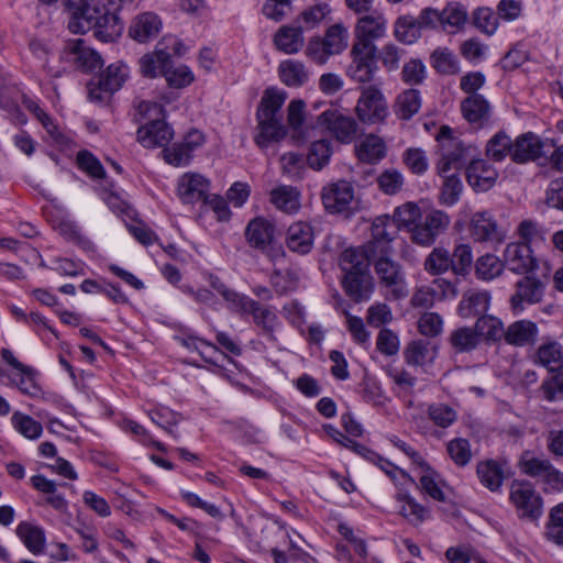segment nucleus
I'll return each instance as SVG.
<instances>
[{"mask_svg":"<svg viewBox=\"0 0 563 563\" xmlns=\"http://www.w3.org/2000/svg\"><path fill=\"white\" fill-rule=\"evenodd\" d=\"M163 43H158L155 51L145 54L140 58V70L144 77L155 78L159 75L164 76L168 65H170L172 54L164 47H159Z\"/></svg>","mask_w":563,"mask_h":563,"instance_id":"obj_28","label":"nucleus"},{"mask_svg":"<svg viewBox=\"0 0 563 563\" xmlns=\"http://www.w3.org/2000/svg\"><path fill=\"white\" fill-rule=\"evenodd\" d=\"M323 41L328 47V53L332 55L340 54L347 46V31L340 23L331 25L327 30Z\"/></svg>","mask_w":563,"mask_h":563,"instance_id":"obj_60","label":"nucleus"},{"mask_svg":"<svg viewBox=\"0 0 563 563\" xmlns=\"http://www.w3.org/2000/svg\"><path fill=\"white\" fill-rule=\"evenodd\" d=\"M279 78L288 87H301L309 79V73L299 60L287 59L278 67Z\"/></svg>","mask_w":563,"mask_h":563,"instance_id":"obj_35","label":"nucleus"},{"mask_svg":"<svg viewBox=\"0 0 563 563\" xmlns=\"http://www.w3.org/2000/svg\"><path fill=\"white\" fill-rule=\"evenodd\" d=\"M510 500L522 518L538 520L542 515V498L528 482H514Z\"/></svg>","mask_w":563,"mask_h":563,"instance_id":"obj_9","label":"nucleus"},{"mask_svg":"<svg viewBox=\"0 0 563 563\" xmlns=\"http://www.w3.org/2000/svg\"><path fill=\"white\" fill-rule=\"evenodd\" d=\"M449 342L455 353H468L479 344L475 328L461 327L451 332Z\"/></svg>","mask_w":563,"mask_h":563,"instance_id":"obj_39","label":"nucleus"},{"mask_svg":"<svg viewBox=\"0 0 563 563\" xmlns=\"http://www.w3.org/2000/svg\"><path fill=\"white\" fill-rule=\"evenodd\" d=\"M318 121L320 125L327 129L340 143L350 144L357 136V122L352 117L346 115L339 110H325L319 115Z\"/></svg>","mask_w":563,"mask_h":563,"instance_id":"obj_10","label":"nucleus"},{"mask_svg":"<svg viewBox=\"0 0 563 563\" xmlns=\"http://www.w3.org/2000/svg\"><path fill=\"white\" fill-rule=\"evenodd\" d=\"M151 420L158 427L164 429L167 433L174 438H178V433L175 431V427L181 420V416L169 408L161 407L150 412Z\"/></svg>","mask_w":563,"mask_h":563,"instance_id":"obj_54","label":"nucleus"},{"mask_svg":"<svg viewBox=\"0 0 563 563\" xmlns=\"http://www.w3.org/2000/svg\"><path fill=\"white\" fill-rule=\"evenodd\" d=\"M129 76V68L123 63H114L108 66L99 77L98 82L89 84V97L97 102L106 101L112 93L118 91Z\"/></svg>","mask_w":563,"mask_h":563,"instance_id":"obj_8","label":"nucleus"},{"mask_svg":"<svg viewBox=\"0 0 563 563\" xmlns=\"http://www.w3.org/2000/svg\"><path fill=\"white\" fill-rule=\"evenodd\" d=\"M422 104L420 91L409 88L402 90L395 99L393 111L399 120L408 121L416 115Z\"/></svg>","mask_w":563,"mask_h":563,"instance_id":"obj_31","label":"nucleus"},{"mask_svg":"<svg viewBox=\"0 0 563 563\" xmlns=\"http://www.w3.org/2000/svg\"><path fill=\"white\" fill-rule=\"evenodd\" d=\"M377 184L385 195L394 196L402 190L405 178L398 169L387 168L377 177Z\"/></svg>","mask_w":563,"mask_h":563,"instance_id":"obj_53","label":"nucleus"},{"mask_svg":"<svg viewBox=\"0 0 563 563\" xmlns=\"http://www.w3.org/2000/svg\"><path fill=\"white\" fill-rule=\"evenodd\" d=\"M544 292L541 280L532 277H523L517 283V290L511 296V305L515 309L522 310V305L540 302Z\"/></svg>","mask_w":563,"mask_h":563,"instance_id":"obj_25","label":"nucleus"},{"mask_svg":"<svg viewBox=\"0 0 563 563\" xmlns=\"http://www.w3.org/2000/svg\"><path fill=\"white\" fill-rule=\"evenodd\" d=\"M504 265L517 274H526L537 266L532 251L527 243H509L504 251Z\"/></svg>","mask_w":563,"mask_h":563,"instance_id":"obj_19","label":"nucleus"},{"mask_svg":"<svg viewBox=\"0 0 563 563\" xmlns=\"http://www.w3.org/2000/svg\"><path fill=\"white\" fill-rule=\"evenodd\" d=\"M424 269L432 275H440L452 269L450 252L444 247H434L424 261Z\"/></svg>","mask_w":563,"mask_h":563,"instance_id":"obj_51","label":"nucleus"},{"mask_svg":"<svg viewBox=\"0 0 563 563\" xmlns=\"http://www.w3.org/2000/svg\"><path fill=\"white\" fill-rule=\"evenodd\" d=\"M475 330L478 338H484L487 341H500L505 335V328L503 322L493 316H482L475 323Z\"/></svg>","mask_w":563,"mask_h":563,"instance_id":"obj_48","label":"nucleus"},{"mask_svg":"<svg viewBox=\"0 0 563 563\" xmlns=\"http://www.w3.org/2000/svg\"><path fill=\"white\" fill-rule=\"evenodd\" d=\"M387 20L379 11H372L361 16L357 21L355 33L357 41L382 38L386 34Z\"/></svg>","mask_w":563,"mask_h":563,"instance_id":"obj_23","label":"nucleus"},{"mask_svg":"<svg viewBox=\"0 0 563 563\" xmlns=\"http://www.w3.org/2000/svg\"><path fill=\"white\" fill-rule=\"evenodd\" d=\"M331 13V8L325 2L317 3L305 9L295 20V23L303 26V31L313 30Z\"/></svg>","mask_w":563,"mask_h":563,"instance_id":"obj_45","label":"nucleus"},{"mask_svg":"<svg viewBox=\"0 0 563 563\" xmlns=\"http://www.w3.org/2000/svg\"><path fill=\"white\" fill-rule=\"evenodd\" d=\"M435 357V349L429 342L413 341L405 351V360L409 365L423 366Z\"/></svg>","mask_w":563,"mask_h":563,"instance_id":"obj_46","label":"nucleus"},{"mask_svg":"<svg viewBox=\"0 0 563 563\" xmlns=\"http://www.w3.org/2000/svg\"><path fill=\"white\" fill-rule=\"evenodd\" d=\"M446 452L455 465L466 466L472 460L471 444L467 439L455 438L448 442Z\"/></svg>","mask_w":563,"mask_h":563,"instance_id":"obj_55","label":"nucleus"},{"mask_svg":"<svg viewBox=\"0 0 563 563\" xmlns=\"http://www.w3.org/2000/svg\"><path fill=\"white\" fill-rule=\"evenodd\" d=\"M358 119L364 123L383 122L388 115V106L382 90L376 86L362 89L356 104Z\"/></svg>","mask_w":563,"mask_h":563,"instance_id":"obj_6","label":"nucleus"},{"mask_svg":"<svg viewBox=\"0 0 563 563\" xmlns=\"http://www.w3.org/2000/svg\"><path fill=\"white\" fill-rule=\"evenodd\" d=\"M452 271L456 275L465 276L470 273L473 264V252L468 244H459L451 254Z\"/></svg>","mask_w":563,"mask_h":563,"instance_id":"obj_58","label":"nucleus"},{"mask_svg":"<svg viewBox=\"0 0 563 563\" xmlns=\"http://www.w3.org/2000/svg\"><path fill=\"white\" fill-rule=\"evenodd\" d=\"M490 303V296L487 291L468 290L459 303V313L462 318H474L484 314Z\"/></svg>","mask_w":563,"mask_h":563,"instance_id":"obj_30","label":"nucleus"},{"mask_svg":"<svg viewBox=\"0 0 563 563\" xmlns=\"http://www.w3.org/2000/svg\"><path fill=\"white\" fill-rule=\"evenodd\" d=\"M11 422L16 431L30 440H35L42 434V424L22 412H14L11 417Z\"/></svg>","mask_w":563,"mask_h":563,"instance_id":"obj_56","label":"nucleus"},{"mask_svg":"<svg viewBox=\"0 0 563 563\" xmlns=\"http://www.w3.org/2000/svg\"><path fill=\"white\" fill-rule=\"evenodd\" d=\"M437 141L439 144L440 161L437 164V172L440 176L452 169H461L467 166L471 159L470 150L461 139L453 135V130L448 126H441Z\"/></svg>","mask_w":563,"mask_h":563,"instance_id":"obj_3","label":"nucleus"},{"mask_svg":"<svg viewBox=\"0 0 563 563\" xmlns=\"http://www.w3.org/2000/svg\"><path fill=\"white\" fill-rule=\"evenodd\" d=\"M538 335L537 324L529 320L515 321L505 329L506 343L516 346H525L536 341Z\"/></svg>","mask_w":563,"mask_h":563,"instance_id":"obj_32","label":"nucleus"},{"mask_svg":"<svg viewBox=\"0 0 563 563\" xmlns=\"http://www.w3.org/2000/svg\"><path fill=\"white\" fill-rule=\"evenodd\" d=\"M433 68L442 75H456L460 73L457 57L448 48L435 49L431 55Z\"/></svg>","mask_w":563,"mask_h":563,"instance_id":"obj_49","label":"nucleus"},{"mask_svg":"<svg viewBox=\"0 0 563 563\" xmlns=\"http://www.w3.org/2000/svg\"><path fill=\"white\" fill-rule=\"evenodd\" d=\"M371 231V240L366 243L369 251L376 255H387L390 252V243L397 233L391 218L387 214L377 217L372 223Z\"/></svg>","mask_w":563,"mask_h":563,"instance_id":"obj_13","label":"nucleus"},{"mask_svg":"<svg viewBox=\"0 0 563 563\" xmlns=\"http://www.w3.org/2000/svg\"><path fill=\"white\" fill-rule=\"evenodd\" d=\"M505 268L504 260H499L494 254H484L475 262V274L478 279L493 280L498 277Z\"/></svg>","mask_w":563,"mask_h":563,"instance_id":"obj_44","label":"nucleus"},{"mask_svg":"<svg viewBox=\"0 0 563 563\" xmlns=\"http://www.w3.org/2000/svg\"><path fill=\"white\" fill-rule=\"evenodd\" d=\"M374 267L379 283L394 299L404 298L408 295L405 274L397 262L390 260L387 255H379L374 263Z\"/></svg>","mask_w":563,"mask_h":563,"instance_id":"obj_7","label":"nucleus"},{"mask_svg":"<svg viewBox=\"0 0 563 563\" xmlns=\"http://www.w3.org/2000/svg\"><path fill=\"white\" fill-rule=\"evenodd\" d=\"M476 473L482 485L490 492H497L505 477L503 467L494 460L479 462L476 467Z\"/></svg>","mask_w":563,"mask_h":563,"instance_id":"obj_36","label":"nucleus"},{"mask_svg":"<svg viewBox=\"0 0 563 563\" xmlns=\"http://www.w3.org/2000/svg\"><path fill=\"white\" fill-rule=\"evenodd\" d=\"M519 465L523 474L530 477H541L542 479L553 466L548 459L536 457L530 452L522 454Z\"/></svg>","mask_w":563,"mask_h":563,"instance_id":"obj_50","label":"nucleus"},{"mask_svg":"<svg viewBox=\"0 0 563 563\" xmlns=\"http://www.w3.org/2000/svg\"><path fill=\"white\" fill-rule=\"evenodd\" d=\"M468 185L477 192L489 190L498 178V172L485 159H471L465 167Z\"/></svg>","mask_w":563,"mask_h":563,"instance_id":"obj_17","label":"nucleus"},{"mask_svg":"<svg viewBox=\"0 0 563 563\" xmlns=\"http://www.w3.org/2000/svg\"><path fill=\"white\" fill-rule=\"evenodd\" d=\"M376 45L368 41H356L351 49L352 62L347 75L357 82H368L377 70Z\"/></svg>","mask_w":563,"mask_h":563,"instance_id":"obj_5","label":"nucleus"},{"mask_svg":"<svg viewBox=\"0 0 563 563\" xmlns=\"http://www.w3.org/2000/svg\"><path fill=\"white\" fill-rule=\"evenodd\" d=\"M273 42L278 51L296 54L305 46L303 26L296 23L283 25L275 33Z\"/></svg>","mask_w":563,"mask_h":563,"instance_id":"obj_21","label":"nucleus"},{"mask_svg":"<svg viewBox=\"0 0 563 563\" xmlns=\"http://www.w3.org/2000/svg\"><path fill=\"white\" fill-rule=\"evenodd\" d=\"M342 286L345 294L355 302L368 300L373 292V283L369 272L344 273Z\"/></svg>","mask_w":563,"mask_h":563,"instance_id":"obj_22","label":"nucleus"},{"mask_svg":"<svg viewBox=\"0 0 563 563\" xmlns=\"http://www.w3.org/2000/svg\"><path fill=\"white\" fill-rule=\"evenodd\" d=\"M68 52L76 65L85 71L100 69L103 60L98 52L88 47L84 40H75L68 44Z\"/></svg>","mask_w":563,"mask_h":563,"instance_id":"obj_29","label":"nucleus"},{"mask_svg":"<svg viewBox=\"0 0 563 563\" xmlns=\"http://www.w3.org/2000/svg\"><path fill=\"white\" fill-rule=\"evenodd\" d=\"M332 154L331 142L322 139L311 144L307 161L311 168L320 170L330 161Z\"/></svg>","mask_w":563,"mask_h":563,"instance_id":"obj_52","label":"nucleus"},{"mask_svg":"<svg viewBox=\"0 0 563 563\" xmlns=\"http://www.w3.org/2000/svg\"><path fill=\"white\" fill-rule=\"evenodd\" d=\"M163 27L162 19L152 11L135 15L129 26V36L137 43H147L159 34Z\"/></svg>","mask_w":563,"mask_h":563,"instance_id":"obj_16","label":"nucleus"},{"mask_svg":"<svg viewBox=\"0 0 563 563\" xmlns=\"http://www.w3.org/2000/svg\"><path fill=\"white\" fill-rule=\"evenodd\" d=\"M464 119L470 123L483 124L489 120L490 106L482 95H471L461 103Z\"/></svg>","mask_w":563,"mask_h":563,"instance_id":"obj_33","label":"nucleus"},{"mask_svg":"<svg viewBox=\"0 0 563 563\" xmlns=\"http://www.w3.org/2000/svg\"><path fill=\"white\" fill-rule=\"evenodd\" d=\"M428 417L440 428H449L457 419V412L445 404H432L428 408Z\"/></svg>","mask_w":563,"mask_h":563,"instance_id":"obj_63","label":"nucleus"},{"mask_svg":"<svg viewBox=\"0 0 563 563\" xmlns=\"http://www.w3.org/2000/svg\"><path fill=\"white\" fill-rule=\"evenodd\" d=\"M375 256L366 244L361 247H349L340 256V267L344 273L369 272L371 260Z\"/></svg>","mask_w":563,"mask_h":563,"instance_id":"obj_27","label":"nucleus"},{"mask_svg":"<svg viewBox=\"0 0 563 563\" xmlns=\"http://www.w3.org/2000/svg\"><path fill=\"white\" fill-rule=\"evenodd\" d=\"M272 203L279 210L291 213L299 209V194L290 186H279L271 192Z\"/></svg>","mask_w":563,"mask_h":563,"instance_id":"obj_43","label":"nucleus"},{"mask_svg":"<svg viewBox=\"0 0 563 563\" xmlns=\"http://www.w3.org/2000/svg\"><path fill=\"white\" fill-rule=\"evenodd\" d=\"M210 181L198 173H186L179 177L177 194L184 203L192 205L203 201L208 196Z\"/></svg>","mask_w":563,"mask_h":563,"instance_id":"obj_15","label":"nucleus"},{"mask_svg":"<svg viewBox=\"0 0 563 563\" xmlns=\"http://www.w3.org/2000/svg\"><path fill=\"white\" fill-rule=\"evenodd\" d=\"M355 150L360 161L371 164L379 162L386 155L384 141L374 134L366 135Z\"/></svg>","mask_w":563,"mask_h":563,"instance_id":"obj_37","label":"nucleus"},{"mask_svg":"<svg viewBox=\"0 0 563 563\" xmlns=\"http://www.w3.org/2000/svg\"><path fill=\"white\" fill-rule=\"evenodd\" d=\"M485 152L494 162H503L507 156L511 157L512 140L505 131H498L487 141Z\"/></svg>","mask_w":563,"mask_h":563,"instance_id":"obj_40","label":"nucleus"},{"mask_svg":"<svg viewBox=\"0 0 563 563\" xmlns=\"http://www.w3.org/2000/svg\"><path fill=\"white\" fill-rule=\"evenodd\" d=\"M247 244L263 253H266L272 261L285 256L282 247H274L275 241V225L264 217H256L252 219L244 231Z\"/></svg>","mask_w":563,"mask_h":563,"instance_id":"obj_4","label":"nucleus"},{"mask_svg":"<svg viewBox=\"0 0 563 563\" xmlns=\"http://www.w3.org/2000/svg\"><path fill=\"white\" fill-rule=\"evenodd\" d=\"M444 181L441 188L440 201L445 206L455 205L463 190V185L460 177L455 174L448 175L444 174Z\"/></svg>","mask_w":563,"mask_h":563,"instance_id":"obj_62","label":"nucleus"},{"mask_svg":"<svg viewBox=\"0 0 563 563\" xmlns=\"http://www.w3.org/2000/svg\"><path fill=\"white\" fill-rule=\"evenodd\" d=\"M286 244L291 252L308 254L313 247L311 225L301 221L291 224L287 230Z\"/></svg>","mask_w":563,"mask_h":563,"instance_id":"obj_26","label":"nucleus"},{"mask_svg":"<svg viewBox=\"0 0 563 563\" xmlns=\"http://www.w3.org/2000/svg\"><path fill=\"white\" fill-rule=\"evenodd\" d=\"M421 219V211L417 203L406 202L394 210L391 220L398 229H407L412 233V229Z\"/></svg>","mask_w":563,"mask_h":563,"instance_id":"obj_47","label":"nucleus"},{"mask_svg":"<svg viewBox=\"0 0 563 563\" xmlns=\"http://www.w3.org/2000/svg\"><path fill=\"white\" fill-rule=\"evenodd\" d=\"M537 363L548 368L550 373L556 372L563 366V347L558 342L543 343L539 346Z\"/></svg>","mask_w":563,"mask_h":563,"instance_id":"obj_38","label":"nucleus"},{"mask_svg":"<svg viewBox=\"0 0 563 563\" xmlns=\"http://www.w3.org/2000/svg\"><path fill=\"white\" fill-rule=\"evenodd\" d=\"M395 37L404 44H412L421 36V27L415 16L406 14L399 16L394 25Z\"/></svg>","mask_w":563,"mask_h":563,"instance_id":"obj_42","label":"nucleus"},{"mask_svg":"<svg viewBox=\"0 0 563 563\" xmlns=\"http://www.w3.org/2000/svg\"><path fill=\"white\" fill-rule=\"evenodd\" d=\"M173 136V129L163 120H152L137 130V141L148 148L165 146Z\"/></svg>","mask_w":563,"mask_h":563,"instance_id":"obj_20","label":"nucleus"},{"mask_svg":"<svg viewBox=\"0 0 563 563\" xmlns=\"http://www.w3.org/2000/svg\"><path fill=\"white\" fill-rule=\"evenodd\" d=\"M164 77L167 85L175 89L188 87L195 80L194 73L186 65H179L177 67H174L172 64L168 65Z\"/></svg>","mask_w":563,"mask_h":563,"instance_id":"obj_61","label":"nucleus"},{"mask_svg":"<svg viewBox=\"0 0 563 563\" xmlns=\"http://www.w3.org/2000/svg\"><path fill=\"white\" fill-rule=\"evenodd\" d=\"M473 24L482 33L493 35L498 27V16L487 7L477 8L472 14Z\"/></svg>","mask_w":563,"mask_h":563,"instance_id":"obj_59","label":"nucleus"},{"mask_svg":"<svg viewBox=\"0 0 563 563\" xmlns=\"http://www.w3.org/2000/svg\"><path fill=\"white\" fill-rule=\"evenodd\" d=\"M441 26L448 32H456L467 21V11L459 2H450L441 10Z\"/></svg>","mask_w":563,"mask_h":563,"instance_id":"obj_41","label":"nucleus"},{"mask_svg":"<svg viewBox=\"0 0 563 563\" xmlns=\"http://www.w3.org/2000/svg\"><path fill=\"white\" fill-rule=\"evenodd\" d=\"M247 314L253 317V322L260 329L261 335L272 343L277 341L275 331L279 327L280 321L272 308L263 306L255 300V305L252 306Z\"/></svg>","mask_w":563,"mask_h":563,"instance_id":"obj_24","label":"nucleus"},{"mask_svg":"<svg viewBox=\"0 0 563 563\" xmlns=\"http://www.w3.org/2000/svg\"><path fill=\"white\" fill-rule=\"evenodd\" d=\"M68 27L73 33L93 31L98 40L113 42L121 36L123 22L109 0H80Z\"/></svg>","mask_w":563,"mask_h":563,"instance_id":"obj_1","label":"nucleus"},{"mask_svg":"<svg viewBox=\"0 0 563 563\" xmlns=\"http://www.w3.org/2000/svg\"><path fill=\"white\" fill-rule=\"evenodd\" d=\"M286 98L287 93L276 88L265 90L256 111L258 132L254 137L261 148L285 137L287 130L282 122L280 110Z\"/></svg>","mask_w":563,"mask_h":563,"instance_id":"obj_2","label":"nucleus"},{"mask_svg":"<svg viewBox=\"0 0 563 563\" xmlns=\"http://www.w3.org/2000/svg\"><path fill=\"white\" fill-rule=\"evenodd\" d=\"M298 280V274L290 268L285 271L276 268L271 275V284L279 295L295 290L297 288Z\"/></svg>","mask_w":563,"mask_h":563,"instance_id":"obj_57","label":"nucleus"},{"mask_svg":"<svg viewBox=\"0 0 563 563\" xmlns=\"http://www.w3.org/2000/svg\"><path fill=\"white\" fill-rule=\"evenodd\" d=\"M16 534L32 554L43 553L46 539L42 528L23 521L16 527Z\"/></svg>","mask_w":563,"mask_h":563,"instance_id":"obj_34","label":"nucleus"},{"mask_svg":"<svg viewBox=\"0 0 563 563\" xmlns=\"http://www.w3.org/2000/svg\"><path fill=\"white\" fill-rule=\"evenodd\" d=\"M549 153V139L542 141L537 134L527 132L512 141L511 159L517 164L537 161Z\"/></svg>","mask_w":563,"mask_h":563,"instance_id":"obj_12","label":"nucleus"},{"mask_svg":"<svg viewBox=\"0 0 563 563\" xmlns=\"http://www.w3.org/2000/svg\"><path fill=\"white\" fill-rule=\"evenodd\" d=\"M470 232L478 242H501L505 236L497 221L488 211H477L473 214Z\"/></svg>","mask_w":563,"mask_h":563,"instance_id":"obj_18","label":"nucleus"},{"mask_svg":"<svg viewBox=\"0 0 563 563\" xmlns=\"http://www.w3.org/2000/svg\"><path fill=\"white\" fill-rule=\"evenodd\" d=\"M419 220L412 229L411 239L415 243L426 246L431 245L450 224V217L441 210H431Z\"/></svg>","mask_w":563,"mask_h":563,"instance_id":"obj_11","label":"nucleus"},{"mask_svg":"<svg viewBox=\"0 0 563 563\" xmlns=\"http://www.w3.org/2000/svg\"><path fill=\"white\" fill-rule=\"evenodd\" d=\"M542 391L544 398L549 401H554L563 398V366L556 372L551 373V376L543 382Z\"/></svg>","mask_w":563,"mask_h":563,"instance_id":"obj_64","label":"nucleus"},{"mask_svg":"<svg viewBox=\"0 0 563 563\" xmlns=\"http://www.w3.org/2000/svg\"><path fill=\"white\" fill-rule=\"evenodd\" d=\"M354 199V188L346 180H339L322 190V203L330 213H340L350 209Z\"/></svg>","mask_w":563,"mask_h":563,"instance_id":"obj_14","label":"nucleus"}]
</instances>
